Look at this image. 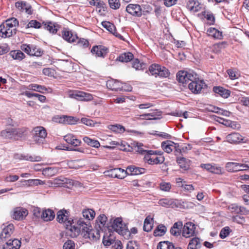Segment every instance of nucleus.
Returning <instances> with one entry per match:
<instances>
[{
    "instance_id": "obj_1",
    "label": "nucleus",
    "mask_w": 249,
    "mask_h": 249,
    "mask_svg": "<svg viewBox=\"0 0 249 249\" xmlns=\"http://www.w3.org/2000/svg\"><path fill=\"white\" fill-rule=\"evenodd\" d=\"M69 212L66 210H60L57 213V220L60 223H64L66 229L71 237H76L79 234L80 230L77 226L72 225L73 220L69 218Z\"/></svg>"
},
{
    "instance_id": "obj_2",
    "label": "nucleus",
    "mask_w": 249,
    "mask_h": 249,
    "mask_svg": "<svg viewBox=\"0 0 249 249\" xmlns=\"http://www.w3.org/2000/svg\"><path fill=\"white\" fill-rule=\"evenodd\" d=\"M78 228L80 230L79 234L81 233L85 239H89L91 241H95L100 237V229L95 228V230L91 229L90 225L81 220L77 222Z\"/></svg>"
},
{
    "instance_id": "obj_3",
    "label": "nucleus",
    "mask_w": 249,
    "mask_h": 249,
    "mask_svg": "<svg viewBox=\"0 0 249 249\" xmlns=\"http://www.w3.org/2000/svg\"><path fill=\"white\" fill-rule=\"evenodd\" d=\"M18 24L19 22L16 18H8L0 25V36L8 38L15 35L17 33L16 27Z\"/></svg>"
},
{
    "instance_id": "obj_4",
    "label": "nucleus",
    "mask_w": 249,
    "mask_h": 249,
    "mask_svg": "<svg viewBox=\"0 0 249 249\" xmlns=\"http://www.w3.org/2000/svg\"><path fill=\"white\" fill-rule=\"evenodd\" d=\"M112 228L118 234L122 235L124 238L128 239L130 237L127 225L124 223L121 217H117L114 219L112 224Z\"/></svg>"
},
{
    "instance_id": "obj_5",
    "label": "nucleus",
    "mask_w": 249,
    "mask_h": 249,
    "mask_svg": "<svg viewBox=\"0 0 249 249\" xmlns=\"http://www.w3.org/2000/svg\"><path fill=\"white\" fill-rule=\"evenodd\" d=\"M149 71L151 75L156 77L159 76L162 78H166L170 75L169 70L164 66L159 64H153L149 67Z\"/></svg>"
},
{
    "instance_id": "obj_6",
    "label": "nucleus",
    "mask_w": 249,
    "mask_h": 249,
    "mask_svg": "<svg viewBox=\"0 0 249 249\" xmlns=\"http://www.w3.org/2000/svg\"><path fill=\"white\" fill-rule=\"evenodd\" d=\"M23 132L19 129L8 128L1 132V136L5 139L18 140L21 138Z\"/></svg>"
},
{
    "instance_id": "obj_7",
    "label": "nucleus",
    "mask_w": 249,
    "mask_h": 249,
    "mask_svg": "<svg viewBox=\"0 0 249 249\" xmlns=\"http://www.w3.org/2000/svg\"><path fill=\"white\" fill-rule=\"evenodd\" d=\"M246 163H239L237 162H229L226 163L225 168L228 172H237L240 171L246 170L249 169V161H244Z\"/></svg>"
},
{
    "instance_id": "obj_8",
    "label": "nucleus",
    "mask_w": 249,
    "mask_h": 249,
    "mask_svg": "<svg viewBox=\"0 0 249 249\" xmlns=\"http://www.w3.org/2000/svg\"><path fill=\"white\" fill-rule=\"evenodd\" d=\"M207 85L203 80H199L197 76L195 77V80H192L188 84V88L195 94L200 93L202 89L206 88Z\"/></svg>"
},
{
    "instance_id": "obj_9",
    "label": "nucleus",
    "mask_w": 249,
    "mask_h": 249,
    "mask_svg": "<svg viewBox=\"0 0 249 249\" xmlns=\"http://www.w3.org/2000/svg\"><path fill=\"white\" fill-rule=\"evenodd\" d=\"M106 86L107 88L111 90H125V91H131L132 87L130 86L127 87V88L124 87L125 85H123V84L120 81L111 79L107 81Z\"/></svg>"
},
{
    "instance_id": "obj_10",
    "label": "nucleus",
    "mask_w": 249,
    "mask_h": 249,
    "mask_svg": "<svg viewBox=\"0 0 249 249\" xmlns=\"http://www.w3.org/2000/svg\"><path fill=\"white\" fill-rule=\"evenodd\" d=\"M197 76L196 73L185 71H179L177 74L178 80L183 84H187L189 81L195 80V77Z\"/></svg>"
},
{
    "instance_id": "obj_11",
    "label": "nucleus",
    "mask_w": 249,
    "mask_h": 249,
    "mask_svg": "<svg viewBox=\"0 0 249 249\" xmlns=\"http://www.w3.org/2000/svg\"><path fill=\"white\" fill-rule=\"evenodd\" d=\"M69 97L81 101H89L93 100L92 94L80 90H74L69 93Z\"/></svg>"
},
{
    "instance_id": "obj_12",
    "label": "nucleus",
    "mask_w": 249,
    "mask_h": 249,
    "mask_svg": "<svg viewBox=\"0 0 249 249\" xmlns=\"http://www.w3.org/2000/svg\"><path fill=\"white\" fill-rule=\"evenodd\" d=\"M107 176L123 179L126 176V170L120 168H113L105 172Z\"/></svg>"
},
{
    "instance_id": "obj_13",
    "label": "nucleus",
    "mask_w": 249,
    "mask_h": 249,
    "mask_svg": "<svg viewBox=\"0 0 249 249\" xmlns=\"http://www.w3.org/2000/svg\"><path fill=\"white\" fill-rule=\"evenodd\" d=\"M200 167L213 174L220 175L223 173L222 168L215 163L201 164Z\"/></svg>"
},
{
    "instance_id": "obj_14",
    "label": "nucleus",
    "mask_w": 249,
    "mask_h": 249,
    "mask_svg": "<svg viewBox=\"0 0 249 249\" xmlns=\"http://www.w3.org/2000/svg\"><path fill=\"white\" fill-rule=\"evenodd\" d=\"M28 214V210L22 207H17L13 210L12 217L14 219L21 220L24 219Z\"/></svg>"
},
{
    "instance_id": "obj_15",
    "label": "nucleus",
    "mask_w": 249,
    "mask_h": 249,
    "mask_svg": "<svg viewBox=\"0 0 249 249\" xmlns=\"http://www.w3.org/2000/svg\"><path fill=\"white\" fill-rule=\"evenodd\" d=\"M226 141L231 143H245L247 139L238 133H232L227 136Z\"/></svg>"
},
{
    "instance_id": "obj_16",
    "label": "nucleus",
    "mask_w": 249,
    "mask_h": 249,
    "mask_svg": "<svg viewBox=\"0 0 249 249\" xmlns=\"http://www.w3.org/2000/svg\"><path fill=\"white\" fill-rule=\"evenodd\" d=\"M126 11L135 17H140L142 15L141 7L137 4H129L126 7Z\"/></svg>"
},
{
    "instance_id": "obj_17",
    "label": "nucleus",
    "mask_w": 249,
    "mask_h": 249,
    "mask_svg": "<svg viewBox=\"0 0 249 249\" xmlns=\"http://www.w3.org/2000/svg\"><path fill=\"white\" fill-rule=\"evenodd\" d=\"M196 226L192 222L186 223L182 230V235L186 238L194 236L195 233Z\"/></svg>"
},
{
    "instance_id": "obj_18",
    "label": "nucleus",
    "mask_w": 249,
    "mask_h": 249,
    "mask_svg": "<svg viewBox=\"0 0 249 249\" xmlns=\"http://www.w3.org/2000/svg\"><path fill=\"white\" fill-rule=\"evenodd\" d=\"M82 215L85 219H83L82 218L80 217L78 220H77L76 223H77L79 220H81L86 223H88L89 225H90V220H92L94 218L95 213L92 209H86L83 210Z\"/></svg>"
},
{
    "instance_id": "obj_19",
    "label": "nucleus",
    "mask_w": 249,
    "mask_h": 249,
    "mask_svg": "<svg viewBox=\"0 0 249 249\" xmlns=\"http://www.w3.org/2000/svg\"><path fill=\"white\" fill-rule=\"evenodd\" d=\"M161 116L160 111L153 110L152 112L137 115L136 118L141 120H157L160 119Z\"/></svg>"
},
{
    "instance_id": "obj_20",
    "label": "nucleus",
    "mask_w": 249,
    "mask_h": 249,
    "mask_svg": "<svg viewBox=\"0 0 249 249\" xmlns=\"http://www.w3.org/2000/svg\"><path fill=\"white\" fill-rule=\"evenodd\" d=\"M91 53L96 57L104 58L108 53V50L102 45L94 46L92 48Z\"/></svg>"
},
{
    "instance_id": "obj_21",
    "label": "nucleus",
    "mask_w": 249,
    "mask_h": 249,
    "mask_svg": "<svg viewBox=\"0 0 249 249\" xmlns=\"http://www.w3.org/2000/svg\"><path fill=\"white\" fill-rule=\"evenodd\" d=\"M53 120L59 123H64L69 124H74L77 121L75 118L68 116H56L53 118Z\"/></svg>"
},
{
    "instance_id": "obj_22",
    "label": "nucleus",
    "mask_w": 249,
    "mask_h": 249,
    "mask_svg": "<svg viewBox=\"0 0 249 249\" xmlns=\"http://www.w3.org/2000/svg\"><path fill=\"white\" fill-rule=\"evenodd\" d=\"M228 209L230 211H231L232 212H234L236 213L243 215L249 214V210H247L244 207L239 206L235 203L232 204L229 206Z\"/></svg>"
},
{
    "instance_id": "obj_23",
    "label": "nucleus",
    "mask_w": 249,
    "mask_h": 249,
    "mask_svg": "<svg viewBox=\"0 0 249 249\" xmlns=\"http://www.w3.org/2000/svg\"><path fill=\"white\" fill-rule=\"evenodd\" d=\"M14 230V226L10 224L5 227L0 234V239L1 240H5L11 236Z\"/></svg>"
},
{
    "instance_id": "obj_24",
    "label": "nucleus",
    "mask_w": 249,
    "mask_h": 249,
    "mask_svg": "<svg viewBox=\"0 0 249 249\" xmlns=\"http://www.w3.org/2000/svg\"><path fill=\"white\" fill-rule=\"evenodd\" d=\"M145 168L137 167L135 165L128 166L126 169V175H139L145 173Z\"/></svg>"
},
{
    "instance_id": "obj_25",
    "label": "nucleus",
    "mask_w": 249,
    "mask_h": 249,
    "mask_svg": "<svg viewBox=\"0 0 249 249\" xmlns=\"http://www.w3.org/2000/svg\"><path fill=\"white\" fill-rule=\"evenodd\" d=\"M33 135L34 137V140L38 142V138L44 139L47 136L46 130L42 126H37L35 127L33 131Z\"/></svg>"
},
{
    "instance_id": "obj_26",
    "label": "nucleus",
    "mask_w": 249,
    "mask_h": 249,
    "mask_svg": "<svg viewBox=\"0 0 249 249\" xmlns=\"http://www.w3.org/2000/svg\"><path fill=\"white\" fill-rule=\"evenodd\" d=\"M21 246V242L17 239L8 240L3 245L2 249H19Z\"/></svg>"
},
{
    "instance_id": "obj_27",
    "label": "nucleus",
    "mask_w": 249,
    "mask_h": 249,
    "mask_svg": "<svg viewBox=\"0 0 249 249\" xmlns=\"http://www.w3.org/2000/svg\"><path fill=\"white\" fill-rule=\"evenodd\" d=\"M129 146L131 147L132 149L141 154H145V152H146V149H145L146 146L141 142L134 141L131 142Z\"/></svg>"
},
{
    "instance_id": "obj_28",
    "label": "nucleus",
    "mask_w": 249,
    "mask_h": 249,
    "mask_svg": "<svg viewBox=\"0 0 249 249\" xmlns=\"http://www.w3.org/2000/svg\"><path fill=\"white\" fill-rule=\"evenodd\" d=\"M107 217L104 214H100L96 220L95 228L98 227L102 231L106 230Z\"/></svg>"
},
{
    "instance_id": "obj_29",
    "label": "nucleus",
    "mask_w": 249,
    "mask_h": 249,
    "mask_svg": "<svg viewBox=\"0 0 249 249\" xmlns=\"http://www.w3.org/2000/svg\"><path fill=\"white\" fill-rule=\"evenodd\" d=\"M15 6L21 12H25L28 14H32L31 6L26 2L18 1L15 3Z\"/></svg>"
},
{
    "instance_id": "obj_30",
    "label": "nucleus",
    "mask_w": 249,
    "mask_h": 249,
    "mask_svg": "<svg viewBox=\"0 0 249 249\" xmlns=\"http://www.w3.org/2000/svg\"><path fill=\"white\" fill-rule=\"evenodd\" d=\"M14 158L15 159L30 160L31 161H38L41 160V158L39 156H32L28 155H20L18 154L14 155Z\"/></svg>"
},
{
    "instance_id": "obj_31",
    "label": "nucleus",
    "mask_w": 249,
    "mask_h": 249,
    "mask_svg": "<svg viewBox=\"0 0 249 249\" xmlns=\"http://www.w3.org/2000/svg\"><path fill=\"white\" fill-rule=\"evenodd\" d=\"M62 37L67 41L71 43L78 39L76 35L73 34L71 31L65 30L62 33Z\"/></svg>"
},
{
    "instance_id": "obj_32",
    "label": "nucleus",
    "mask_w": 249,
    "mask_h": 249,
    "mask_svg": "<svg viewBox=\"0 0 249 249\" xmlns=\"http://www.w3.org/2000/svg\"><path fill=\"white\" fill-rule=\"evenodd\" d=\"M177 162L180 168L184 171L188 170L190 168L191 161L184 157H177Z\"/></svg>"
},
{
    "instance_id": "obj_33",
    "label": "nucleus",
    "mask_w": 249,
    "mask_h": 249,
    "mask_svg": "<svg viewBox=\"0 0 249 249\" xmlns=\"http://www.w3.org/2000/svg\"><path fill=\"white\" fill-rule=\"evenodd\" d=\"M213 91L223 98H228L231 95V91L221 87H214Z\"/></svg>"
},
{
    "instance_id": "obj_34",
    "label": "nucleus",
    "mask_w": 249,
    "mask_h": 249,
    "mask_svg": "<svg viewBox=\"0 0 249 249\" xmlns=\"http://www.w3.org/2000/svg\"><path fill=\"white\" fill-rule=\"evenodd\" d=\"M207 35L214 39H221L223 38L222 32L215 28H209L207 31Z\"/></svg>"
},
{
    "instance_id": "obj_35",
    "label": "nucleus",
    "mask_w": 249,
    "mask_h": 249,
    "mask_svg": "<svg viewBox=\"0 0 249 249\" xmlns=\"http://www.w3.org/2000/svg\"><path fill=\"white\" fill-rule=\"evenodd\" d=\"M64 140L68 143L74 146H77L80 144L81 141L76 138L75 136L71 134H68L64 137Z\"/></svg>"
},
{
    "instance_id": "obj_36",
    "label": "nucleus",
    "mask_w": 249,
    "mask_h": 249,
    "mask_svg": "<svg viewBox=\"0 0 249 249\" xmlns=\"http://www.w3.org/2000/svg\"><path fill=\"white\" fill-rule=\"evenodd\" d=\"M43 27L45 29L49 31L50 33L52 34H55L59 27V26L57 24H55L52 22L49 21L45 23L44 22H42Z\"/></svg>"
},
{
    "instance_id": "obj_37",
    "label": "nucleus",
    "mask_w": 249,
    "mask_h": 249,
    "mask_svg": "<svg viewBox=\"0 0 249 249\" xmlns=\"http://www.w3.org/2000/svg\"><path fill=\"white\" fill-rule=\"evenodd\" d=\"M55 216L54 212L51 209H47L43 211L42 213L41 218L44 221H49L53 219Z\"/></svg>"
},
{
    "instance_id": "obj_38",
    "label": "nucleus",
    "mask_w": 249,
    "mask_h": 249,
    "mask_svg": "<svg viewBox=\"0 0 249 249\" xmlns=\"http://www.w3.org/2000/svg\"><path fill=\"white\" fill-rule=\"evenodd\" d=\"M161 147L165 152L170 153L174 149V147H176V143L170 141L163 142L161 143Z\"/></svg>"
},
{
    "instance_id": "obj_39",
    "label": "nucleus",
    "mask_w": 249,
    "mask_h": 249,
    "mask_svg": "<svg viewBox=\"0 0 249 249\" xmlns=\"http://www.w3.org/2000/svg\"><path fill=\"white\" fill-rule=\"evenodd\" d=\"M182 227V222H177L175 223L173 227L170 229L171 234L176 236L179 235L181 233Z\"/></svg>"
},
{
    "instance_id": "obj_40",
    "label": "nucleus",
    "mask_w": 249,
    "mask_h": 249,
    "mask_svg": "<svg viewBox=\"0 0 249 249\" xmlns=\"http://www.w3.org/2000/svg\"><path fill=\"white\" fill-rule=\"evenodd\" d=\"M201 247V243L199 238H193L189 242L187 249H199Z\"/></svg>"
},
{
    "instance_id": "obj_41",
    "label": "nucleus",
    "mask_w": 249,
    "mask_h": 249,
    "mask_svg": "<svg viewBox=\"0 0 249 249\" xmlns=\"http://www.w3.org/2000/svg\"><path fill=\"white\" fill-rule=\"evenodd\" d=\"M145 159L149 164L162 163L164 162L165 160L164 157L162 156L159 157H145Z\"/></svg>"
},
{
    "instance_id": "obj_42",
    "label": "nucleus",
    "mask_w": 249,
    "mask_h": 249,
    "mask_svg": "<svg viewBox=\"0 0 249 249\" xmlns=\"http://www.w3.org/2000/svg\"><path fill=\"white\" fill-rule=\"evenodd\" d=\"M153 218L151 216H147L144 220L143 229L144 231L149 232L153 228Z\"/></svg>"
},
{
    "instance_id": "obj_43",
    "label": "nucleus",
    "mask_w": 249,
    "mask_h": 249,
    "mask_svg": "<svg viewBox=\"0 0 249 249\" xmlns=\"http://www.w3.org/2000/svg\"><path fill=\"white\" fill-rule=\"evenodd\" d=\"M83 141L88 145L95 148H99L100 146V143L97 140L92 139L89 137L85 136L83 138Z\"/></svg>"
},
{
    "instance_id": "obj_44",
    "label": "nucleus",
    "mask_w": 249,
    "mask_h": 249,
    "mask_svg": "<svg viewBox=\"0 0 249 249\" xmlns=\"http://www.w3.org/2000/svg\"><path fill=\"white\" fill-rule=\"evenodd\" d=\"M134 55L130 52H127L121 54L118 58V60L122 62H128L132 60Z\"/></svg>"
},
{
    "instance_id": "obj_45",
    "label": "nucleus",
    "mask_w": 249,
    "mask_h": 249,
    "mask_svg": "<svg viewBox=\"0 0 249 249\" xmlns=\"http://www.w3.org/2000/svg\"><path fill=\"white\" fill-rule=\"evenodd\" d=\"M188 8L191 11L197 12L200 9L198 1L194 0H189L188 3Z\"/></svg>"
},
{
    "instance_id": "obj_46",
    "label": "nucleus",
    "mask_w": 249,
    "mask_h": 249,
    "mask_svg": "<svg viewBox=\"0 0 249 249\" xmlns=\"http://www.w3.org/2000/svg\"><path fill=\"white\" fill-rule=\"evenodd\" d=\"M166 230L167 229L165 226L163 225H160L157 226V228L155 230L154 235L155 236H162L165 233Z\"/></svg>"
},
{
    "instance_id": "obj_47",
    "label": "nucleus",
    "mask_w": 249,
    "mask_h": 249,
    "mask_svg": "<svg viewBox=\"0 0 249 249\" xmlns=\"http://www.w3.org/2000/svg\"><path fill=\"white\" fill-rule=\"evenodd\" d=\"M132 67L136 70H142L146 67V64L141 62L138 59H135L132 62Z\"/></svg>"
},
{
    "instance_id": "obj_48",
    "label": "nucleus",
    "mask_w": 249,
    "mask_h": 249,
    "mask_svg": "<svg viewBox=\"0 0 249 249\" xmlns=\"http://www.w3.org/2000/svg\"><path fill=\"white\" fill-rule=\"evenodd\" d=\"M158 203L162 207L168 208L173 205L174 200L169 198H162L159 201Z\"/></svg>"
},
{
    "instance_id": "obj_49",
    "label": "nucleus",
    "mask_w": 249,
    "mask_h": 249,
    "mask_svg": "<svg viewBox=\"0 0 249 249\" xmlns=\"http://www.w3.org/2000/svg\"><path fill=\"white\" fill-rule=\"evenodd\" d=\"M157 249H174V246L168 241L160 242L157 246Z\"/></svg>"
},
{
    "instance_id": "obj_50",
    "label": "nucleus",
    "mask_w": 249,
    "mask_h": 249,
    "mask_svg": "<svg viewBox=\"0 0 249 249\" xmlns=\"http://www.w3.org/2000/svg\"><path fill=\"white\" fill-rule=\"evenodd\" d=\"M31 51L30 55L36 56H41L43 52L39 48L36 47L34 45H31Z\"/></svg>"
},
{
    "instance_id": "obj_51",
    "label": "nucleus",
    "mask_w": 249,
    "mask_h": 249,
    "mask_svg": "<svg viewBox=\"0 0 249 249\" xmlns=\"http://www.w3.org/2000/svg\"><path fill=\"white\" fill-rule=\"evenodd\" d=\"M42 174L47 177H52L55 175L56 172V169L53 167H47L43 169Z\"/></svg>"
},
{
    "instance_id": "obj_52",
    "label": "nucleus",
    "mask_w": 249,
    "mask_h": 249,
    "mask_svg": "<svg viewBox=\"0 0 249 249\" xmlns=\"http://www.w3.org/2000/svg\"><path fill=\"white\" fill-rule=\"evenodd\" d=\"M28 89L40 92H42V90H47V88L45 86L34 84L29 85Z\"/></svg>"
},
{
    "instance_id": "obj_53",
    "label": "nucleus",
    "mask_w": 249,
    "mask_h": 249,
    "mask_svg": "<svg viewBox=\"0 0 249 249\" xmlns=\"http://www.w3.org/2000/svg\"><path fill=\"white\" fill-rule=\"evenodd\" d=\"M27 28H34L36 29H39L43 26V24L41 23L36 20H31L26 25Z\"/></svg>"
},
{
    "instance_id": "obj_54",
    "label": "nucleus",
    "mask_w": 249,
    "mask_h": 249,
    "mask_svg": "<svg viewBox=\"0 0 249 249\" xmlns=\"http://www.w3.org/2000/svg\"><path fill=\"white\" fill-rule=\"evenodd\" d=\"M81 160H71L68 162V165L70 168L71 169H79L82 166L80 164Z\"/></svg>"
},
{
    "instance_id": "obj_55",
    "label": "nucleus",
    "mask_w": 249,
    "mask_h": 249,
    "mask_svg": "<svg viewBox=\"0 0 249 249\" xmlns=\"http://www.w3.org/2000/svg\"><path fill=\"white\" fill-rule=\"evenodd\" d=\"M11 55L14 59L21 60L25 57V54L19 50L15 51L12 53Z\"/></svg>"
},
{
    "instance_id": "obj_56",
    "label": "nucleus",
    "mask_w": 249,
    "mask_h": 249,
    "mask_svg": "<svg viewBox=\"0 0 249 249\" xmlns=\"http://www.w3.org/2000/svg\"><path fill=\"white\" fill-rule=\"evenodd\" d=\"M109 7L114 10H117L120 8L121 6L120 0H108Z\"/></svg>"
},
{
    "instance_id": "obj_57",
    "label": "nucleus",
    "mask_w": 249,
    "mask_h": 249,
    "mask_svg": "<svg viewBox=\"0 0 249 249\" xmlns=\"http://www.w3.org/2000/svg\"><path fill=\"white\" fill-rule=\"evenodd\" d=\"M109 128L112 131L118 133H123L125 130L124 127L120 124L111 125Z\"/></svg>"
},
{
    "instance_id": "obj_58",
    "label": "nucleus",
    "mask_w": 249,
    "mask_h": 249,
    "mask_svg": "<svg viewBox=\"0 0 249 249\" xmlns=\"http://www.w3.org/2000/svg\"><path fill=\"white\" fill-rule=\"evenodd\" d=\"M231 232V229L228 226L225 227L221 230L219 236L221 238L224 239L228 236Z\"/></svg>"
},
{
    "instance_id": "obj_59",
    "label": "nucleus",
    "mask_w": 249,
    "mask_h": 249,
    "mask_svg": "<svg viewBox=\"0 0 249 249\" xmlns=\"http://www.w3.org/2000/svg\"><path fill=\"white\" fill-rule=\"evenodd\" d=\"M89 3L90 5L95 6L97 8L104 9L106 7L105 3L101 0H91L89 1Z\"/></svg>"
},
{
    "instance_id": "obj_60",
    "label": "nucleus",
    "mask_w": 249,
    "mask_h": 249,
    "mask_svg": "<svg viewBox=\"0 0 249 249\" xmlns=\"http://www.w3.org/2000/svg\"><path fill=\"white\" fill-rule=\"evenodd\" d=\"M160 188L163 191L169 192L171 188V185L169 182H161L160 184Z\"/></svg>"
},
{
    "instance_id": "obj_61",
    "label": "nucleus",
    "mask_w": 249,
    "mask_h": 249,
    "mask_svg": "<svg viewBox=\"0 0 249 249\" xmlns=\"http://www.w3.org/2000/svg\"><path fill=\"white\" fill-rule=\"evenodd\" d=\"M227 72L231 80L237 79L239 76V74L233 69H228Z\"/></svg>"
},
{
    "instance_id": "obj_62",
    "label": "nucleus",
    "mask_w": 249,
    "mask_h": 249,
    "mask_svg": "<svg viewBox=\"0 0 249 249\" xmlns=\"http://www.w3.org/2000/svg\"><path fill=\"white\" fill-rule=\"evenodd\" d=\"M102 25L104 28H106L111 33H113L115 30L114 25L109 22H102Z\"/></svg>"
},
{
    "instance_id": "obj_63",
    "label": "nucleus",
    "mask_w": 249,
    "mask_h": 249,
    "mask_svg": "<svg viewBox=\"0 0 249 249\" xmlns=\"http://www.w3.org/2000/svg\"><path fill=\"white\" fill-rule=\"evenodd\" d=\"M63 249H75V244L73 241L68 240L66 242L63 247Z\"/></svg>"
},
{
    "instance_id": "obj_64",
    "label": "nucleus",
    "mask_w": 249,
    "mask_h": 249,
    "mask_svg": "<svg viewBox=\"0 0 249 249\" xmlns=\"http://www.w3.org/2000/svg\"><path fill=\"white\" fill-rule=\"evenodd\" d=\"M126 249H139V247L135 241H129L127 244Z\"/></svg>"
}]
</instances>
